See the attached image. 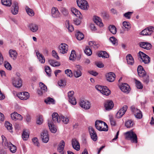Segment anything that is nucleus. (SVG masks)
<instances>
[{
    "label": "nucleus",
    "instance_id": "f257e3e1",
    "mask_svg": "<svg viewBox=\"0 0 154 154\" xmlns=\"http://www.w3.org/2000/svg\"><path fill=\"white\" fill-rule=\"evenodd\" d=\"M96 128L100 131H106L108 130V127L104 122L101 120H97L95 123Z\"/></svg>",
    "mask_w": 154,
    "mask_h": 154
},
{
    "label": "nucleus",
    "instance_id": "f03ea898",
    "mask_svg": "<svg viewBox=\"0 0 154 154\" xmlns=\"http://www.w3.org/2000/svg\"><path fill=\"white\" fill-rule=\"evenodd\" d=\"M2 145L9 148L10 151L13 153H15L17 150L15 146L12 144L10 142L7 141L6 138L3 135L2 136Z\"/></svg>",
    "mask_w": 154,
    "mask_h": 154
},
{
    "label": "nucleus",
    "instance_id": "7ed1b4c3",
    "mask_svg": "<svg viewBox=\"0 0 154 154\" xmlns=\"http://www.w3.org/2000/svg\"><path fill=\"white\" fill-rule=\"evenodd\" d=\"M125 135L126 139L130 140L132 143H137V135L132 130L125 133Z\"/></svg>",
    "mask_w": 154,
    "mask_h": 154
},
{
    "label": "nucleus",
    "instance_id": "20e7f679",
    "mask_svg": "<svg viewBox=\"0 0 154 154\" xmlns=\"http://www.w3.org/2000/svg\"><path fill=\"white\" fill-rule=\"evenodd\" d=\"M53 121L55 123H59L61 121L65 124H67L69 121L67 116H52Z\"/></svg>",
    "mask_w": 154,
    "mask_h": 154
},
{
    "label": "nucleus",
    "instance_id": "39448f33",
    "mask_svg": "<svg viewBox=\"0 0 154 154\" xmlns=\"http://www.w3.org/2000/svg\"><path fill=\"white\" fill-rule=\"evenodd\" d=\"M139 59L141 60L145 64H148L150 61V58L149 57L143 52L140 51L138 54Z\"/></svg>",
    "mask_w": 154,
    "mask_h": 154
},
{
    "label": "nucleus",
    "instance_id": "423d86ee",
    "mask_svg": "<svg viewBox=\"0 0 154 154\" xmlns=\"http://www.w3.org/2000/svg\"><path fill=\"white\" fill-rule=\"evenodd\" d=\"M95 88L103 95L107 96L110 94V91L106 86L97 85L96 86Z\"/></svg>",
    "mask_w": 154,
    "mask_h": 154
},
{
    "label": "nucleus",
    "instance_id": "0eeeda50",
    "mask_svg": "<svg viewBox=\"0 0 154 154\" xmlns=\"http://www.w3.org/2000/svg\"><path fill=\"white\" fill-rule=\"evenodd\" d=\"M78 6L81 9L87 10L88 8V4L85 0H77Z\"/></svg>",
    "mask_w": 154,
    "mask_h": 154
},
{
    "label": "nucleus",
    "instance_id": "6e6552de",
    "mask_svg": "<svg viewBox=\"0 0 154 154\" xmlns=\"http://www.w3.org/2000/svg\"><path fill=\"white\" fill-rule=\"evenodd\" d=\"M82 67L77 65L75 66V69L73 71V74L74 76L76 78H78L82 75Z\"/></svg>",
    "mask_w": 154,
    "mask_h": 154
},
{
    "label": "nucleus",
    "instance_id": "1a4fd4ad",
    "mask_svg": "<svg viewBox=\"0 0 154 154\" xmlns=\"http://www.w3.org/2000/svg\"><path fill=\"white\" fill-rule=\"evenodd\" d=\"M12 82L13 85L15 87L20 88L22 86V81L21 79L19 77L13 78Z\"/></svg>",
    "mask_w": 154,
    "mask_h": 154
},
{
    "label": "nucleus",
    "instance_id": "9d476101",
    "mask_svg": "<svg viewBox=\"0 0 154 154\" xmlns=\"http://www.w3.org/2000/svg\"><path fill=\"white\" fill-rule=\"evenodd\" d=\"M68 51V46L64 43L60 44L58 47V51L60 53L64 54L67 52Z\"/></svg>",
    "mask_w": 154,
    "mask_h": 154
},
{
    "label": "nucleus",
    "instance_id": "9b49d317",
    "mask_svg": "<svg viewBox=\"0 0 154 154\" xmlns=\"http://www.w3.org/2000/svg\"><path fill=\"white\" fill-rule=\"evenodd\" d=\"M88 130L91 139L94 141H96L97 139V136L94 129L92 127H89Z\"/></svg>",
    "mask_w": 154,
    "mask_h": 154
},
{
    "label": "nucleus",
    "instance_id": "f8f14e48",
    "mask_svg": "<svg viewBox=\"0 0 154 154\" xmlns=\"http://www.w3.org/2000/svg\"><path fill=\"white\" fill-rule=\"evenodd\" d=\"M17 96L20 99L23 100H27L29 97V94L27 92H19Z\"/></svg>",
    "mask_w": 154,
    "mask_h": 154
},
{
    "label": "nucleus",
    "instance_id": "ddd939ff",
    "mask_svg": "<svg viewBox=\"0 0 154 154\" xmlns=\"http://www.w3.org/2000/svg\"><path fill=\"white\" fill-rule=\"evenodd\" d=\"M119 87L123 92L127 94L131 90L129 86L126 83L122 84Z\"/></svg>",
    "mask_w": 154,
    "mask_h": 154
},
{
    "label": "nucleus",
    "instance_id": "4468645a",
    "mask_svg": "<svg viewBox=\"0 0 154 154\" xmlns=\"http://www.w3.org/2000/svg\"><path fill=\"white\" fill-rule=\"evenodd\" d=\"M80 106L85 109H88L90 107V103L87 101L81 100L79 103Z\"/></svg>",
    "mask_w": 154,
    "mask_h": 154
},
{
    "label": "nucleus",
    "instance_id": "2eb2a0df",
    "mask_svg": "<svg viewBox=\"0 0 154 154\" xmlns=\"http://www.w3.org/2000/svg\"><path fill=\"white\" fill-rule=\"evenodd\" d=\"M41 137L42 141L45 143H47L49 140V137L48 132L47 130H44L41 134Z\"/></svg>",
    "mask_w": 154,
    "mask_h": 154
},
{
    "label": "nucleus",
    "instance_id": "dca6fc26",
    "mask_svg": "<svg viewBox=\"0 0 154 154\" xmlns=\"http://www.w3.org/2000/svg\"><path fill=\"white\" fill-rule=\"evenodd\" d=\"M114 106V104L112 101L111 100H107L104 103V107L107 110L111 109Z\"/></svg>",
    "mask_w": 154,
    "mask_h": 154
},
{
    "label": "nucleus",
    "instance_id": "f3484780",
    "mask_svg": "<svg viewBox=\"0 0 154 154\" xmlns=\"http://www.w3.org/2000/svg\"><path fill=\"white\" fill-rule=\"evenodd\" d=\"M137 71L138 75L140 77H143L146 75L143 67L140 65H139L138 66Z\"/></svg>",
    "mask_w": 154,
    "mask_h": 154
},
{
    "label": "nucleus",
    "instance_id": "a211bd4d",
    "mask_svg": "<svg viewBox=\"0 0 154 154\" xmlns=\"http://www.w3.org/2000/svg\"><path fill=\"white\" fill-rule=\"evenodd\" d=\"M18 10L19 6L17 3V2H14L11 7V11L12 13L14 15H16L18 13Z\"/></svg>",
    "mask_w": 154,
    "mask_h": 154
},
{
    "label": "nucleus",
    "instance_id": "6ab92c4d",
    "mask_svg": "<svg viewBox=\"0 0 154 154\" xmlns=\"http://www.w3.org/2000/svg\"><path fill=\"white\" fill-rule=\"evenodd\" d=\"M51 14L52 17L54 18L59 17L60 16V14L57 8L53 7L51 9Z\"/></svg>",
    "mask_w": 154,
    "mask_h": 154
},
{
    "label": "nucleus",
    "instance_id": "aec40b11",
    "mask_svg": "<svg viewBox=\"0 0 154 154\" xmlns=\"http://www.w3.org/2000/svg\"><path fill=\"white\" fill-rule=\"evenodd\" d=\"M106 77L107 80L110 82H113L115 79L116 75L112 72H109L106 74Z\"/></svg>",
    "mask_w": 154,
    "mask_h": 154
},
{
    "label": "nucleus",
    "instance_id": "412c9836",
    "mask_svg": "<svg viewBox=\"0 0 154 154\" xmlns=\"http://www.w3.org/2000/svg\"><path fill=\"white\" fill-rule=\"evenodd\" d=\"M72 144L73 148L77 151L80 149V144L78 141L75 139H72Z\"/></svg>",
    "mask_w": 154,
    "mask_h": 154
},
{
    "label": "nucleus",
    "instance_id": "4be33fe9",
    "mask_svg": "<svg viewBox=\"0 0 154 154\" xmlns=\"http://www.w3.org/2000/svg\"><path fill=\"white\" fill-rule=\"evenodd\" d=\"M48 125L51 132L53 133H55L57 130V127L54 126V124L51 120H48Z\"/></svg>",
    "mask_w": 154,
    "mask_h": 154
},
{
    "label": "nucleus",
    "instance_id": "5701e85b",
    "mask_svg": "<svg viewBox=\"0 0 154 154\" xmlns=\"http://www.w3.org/2000/svg\"><path fill=\"white\" fill-rule=\"evenodd\" d=\"M140 47L146 50H149L151 48V44L147 42H141L139 43Z\"/></svg>",
    "mask_w": 154,
    "mask_h": 154
},
{
    "label": "nucleus",
    "instance_id": "b1692460",
    "mask_svg": "<svg viewBox=\"0 0 154 154\" xmlns=\"http://www.w3.org/2000/svg\"><path fill=\"white\" fill-rule=\"evenodd\" d=\"M128 109L127 105L124 106L122 108L120 109L117 113L116 115L119 116H123L125 113Z\"/></svg>",
    "mask_w": 154,
    "mask_h": 154
},
{
    "label": "nucleus",
    "instance_id": "393cba45",
    "mask_svg": "<svg viewBox=\"0 0 154 154\" xmlns=\"http://www.w3.org/2000/svg\"><path fill=\"white\" fill-rule=\"evenodd\" d=\"M65 143L64 140H62L60 143L58 147L57 148L58 151L60 153L64 152L63 151L64 147L65 146Z\"/></svg>",
    "mask_w": 154,
    "mask_h": 154
},
{
    "label": "nucleus",
    "instance_id": "a878e982",
    "mask_svg": "<svg viewBox=\"0 0 154 154\" xmlns=\"http://www.w3.org/2000/svg\"><path fill=\"white\" fill-rule=\"evenodd\" d=\"M72 13L76 17H79L80 19L82 18V16L80 12L75 8H73L71 9Z\"/></svg>",
    "mask_w": 154,
    "mask_h": 154
},
{
    "label": "nucleus",
    "instance_id": "bb28decb",
    "mask_svg": "<svg viewBox=\"0 0 154 154\" xmlns=\"http://www.w3.org/2000/svg\"><path fill=\"white\" fill-rule=\"evenodd\" d=\"M131 108L132 112L134 113V116H142L141 112L136 108L134 106H131Z\"/></svg>",
    "mask_w": 154,
    "mask_h": 154
},
{
    "label": "nucleus",
    "instance_id": "cd10ccee",
    "mask_svg": "<svg viewBox=\"0 0 154 154\" xmlns=\"http://www.w3.org/2000/svg\"><path fill=\"white\" fill-rule=\"evenodd\" d=\"M66 28L69 32H71L74 30L73 26L70 23L68 20H66L65 23Z\"/></svg>",
    "mask_w": 154,
    "mask_h": 154
},
{
    "label": "nucleus",
    "instance_id": "c85d7f7f",
    "mask_svg": "<svg viewBox=\"0 0 154 154\" xmlns=\"http://www.w3.org/2000/svg\"><path fill=\"white\" fill-rule=\"evenodd\" d=\"M36 54L39 61L42 63H44L45 62V59L44 56L38 51L36 52Z\"/></svg>",
    "mask_w": 154,
    "mask_h": 154
},
{
    "label": "nucleus",
    "instance_id": "c756f323",
    "mask_svg": "<svg viewBox=\"0 0 154 154\" xmlns=\"http://www.w3.org/2000/svg\"><path fill=\"white\" fill-rule=\"evenodd\" d=\"M9 54L11 57L14 60H15L17 57V54L16 51L10 50L9 51Z\"/></svg>",
    "mask_w": 154,
    "mask_h": 154
},
{
    "label": "nucleus",
    "instance_id": "7c9ffc66",
    "mask_svg": "<svg viewBox=\"0 0 154 154\" xmlns=\"http://www.w3.org/2000/svg\"><path fill=\"white\" fill-rule=\"evenodd\" d=\"M122 116H116L115 118L113 116H110L109 118V121L111 125L112 126H115L116 125V119H120Z\"/></svg>",
    "mask_w": 154,
    "mask_h": 154
},
{
    "label": "nucleus",
    "instance_id": "2f4dec72",
    "mask_svg": "<svg viewBox=\"0 0 154 154\" xmlns=\"http://www.w3.org/2000/svg\"><path fill=\"white\" fill-rule=\"evenodd\" d=\"M127 61L128 64L133 65L134 63L133 58L130 54H128L126 57Z\"/></svg>",
    "mask_w": 154,
    "mask_h": 154
},
{
    "label": "nucleus",
    "instance_id": "473e14b6",
    "mask_svg": "<svg viewBox=\"0 0 154 154\" xmlns=\"http://www.w3.org/2000/svg\"><path fill=\"white\" fill-rule=\"evenodd\" d=\"M93 20L95 22L97 25L100 26H103V23L101 22V19L99 17L95 16L93 18Z\"/></svg>",
    "mask_w": 154,
    "mask_h": 154
},
{
    "label": "nucleus",
    "instance_id": "72a5a7b5",
    "mask_svg": "<svg viewBox=\"0 0 154 154\" xmlns=\"http://www.w3.org/2000/svg\"><path fill=\"white\" fill-rule=\"evenodd\" d=\"M29 27L30 30L34 32H36L38 29V26L33 23L30 24L29 25Z\"/></svg>",
    "mask_w": 154,
    "mask_h": 154
},
{
    "label": "nucleus",
    "instance_id": "f704fd0d",
    "mask_svg": "<svg viewBox=\"0 0 154 154\" xmlns=\"http://www.w3.org/2000/svg\"><path fill=\"white\" fill-rule=\"evenodd\" d=\"M75 36L77 39L79 40H81L84 38V35L83 34L79 31H77Z\"/></svg>",
    "mask_w": 154,
    "mask_h": 154
},
{
    "label": "nucleus",
    "instance_id": "c9c22d12",
    "mask_svg": "<svg viewBox=\"0 0 154 154\" xmlns=\"http://www.w3.org/2000/svg\"><path fill=\"white\" fill-rule=\"evenodd\" d=\"M48 62L50 65L53 66H57L60 65L59 62L53 60H49Z\"/></svg>",
    "mask_w": 154,
    "mask_h": 154
},
{
    "label": "nucleus",
    "instance_id": "e433bc0d",
    "mask_svg": "<svg viewBox=\"0 0 154 154\" xmlns=\"http://www.w3.org/2000/svg\"><path fill=\"white\" fill-rule=\"evenodd\" d=\"M22 137L23 140H27L29 137V133L28 130H25L23 131L22 134Z\"/></svg>",
    "mask_w": 154,
    "mask_h": 154
},
{
    "label": "nucleus",
    "instance_id": "4c0bfd02",
    "mask_svg": "<svg viewBox=\"0 0 154 154\" xmlns=\"http://www.w3.org/2000/svg\"><path fill=\"white\" fill-rule=\"evenodd\" d=\"M98 56L99 57H102L104 58H107L109 57V55L105 51H101L99 53Z\"/></svg>",
    "mask_w": 154,
    "mask_h": 154
},
{
    "label": "nucleus",
    "instance_id": "58836bf2",
    "mask_svg": "<svg viewBox=\"0 0 154 154\" xmlns=\"http://www.w3.org/2000/svg\"><path fill=\"white\" fill-rule=\"evenodd\" d=\"M45 102L47 104H55V100L52 98L48 97L45 99Z\"/></svg>",
    "mask_w": 154,
    "mask_h": 154
},
{
    "label": "nucleus",
    "instance_id": "ea45409f",
    "mask_svg": "<svg viewBox=\"0 0 154 154\" xmlns=\"http://www.w3.org/2000/svg\"><path fill=\"white\" fill-rule=\"evenodd\" d=\"M5 126L7 129L10 132H12V125L9 122L7 121L5 123Z\"/></svg>",
    "mask_w": 154,
    "mask_h": 154
},
{
    "label": "nucleus",
    "instance_id": "a19ab883",
    "mask_svg": "<svg viewBox=\"0 0 154 154\" xmlns=\"http://www.w3.org/2000/svg\"><path fill=\"white\" fill-rule=\"evenodd\" d=\"M109 28L110 32L113 34H115L117 32V29L115 26L110 25L109 27Z\"/></svg>",
    "mask_w": 154,
    "mask_h": 154
},
{
    "label": "nucleus",
    "instance_id": "79ce46f5",
    "mask_svg": "<svg viewBox=\"0 0 154 154\" xmlns=\"http://www.w3.org/2000/svg\"><path fill=\"white\" fill-rule=\"evenodd\" d=\"M39 85L40 89L43 92L45 93L47 91V87L44 83L40 82L39 83Z\"/></svg>",
    "mask_w": 154,
    "mask_h": 154
},
{
    "label": "nucleus",
    "instance_id": "37998d69",
    "mask_svg": "<svg viewBox=\"0 0 154 154\" xmlns=\"http://www.w3.org/2000/svg\"><path fill=\"white\" fill-rule=\"evenodd\" d=\"M2 4L6 6L10 7L12 4L11 0H2Z\"/></svg>",
    "mask_w": 154,
    "mask_h": 154
},
{
    "label": "nucleus",
    "instance_id": "c03bdc74",
    "mask_svg": "<svg viewBox=\"0 0 154 154\" xmlns=\"http://www.w3.org/2000/svg\"><path fill=\"white\" fill-rule=\"evenodd\" d=\"M122 25L127 31H128L131 28L130 24L128 22H123L122 23Z\"/></svg>",
    "mask_w": 154,
    "mask_h": 154
},
{
    "label": "nucleus",
    "instance_id": "a18cd8bd",
    "mask_svg": "<svg viewBox=\"0 0 154 154\" xmlns=\"http://www.w3.org/2000/svg\"><path fill=\"white\" fill-rule=\"evenodd\" d=\"M26 10L27 14L30 16H33L34 15V12L32 10L29 8L28 7H26Z\"/></svg>",
    "mask_w": 154,
    "mask_h": 154
},
{
    "label": "nucleus",
    "instance_id": "49530a36",
    "mask_svg": "<svg viewBox=\"0 0 154 154\" xmlns=\"http://www.w3.org/2000/svg\"><path fill=\"white\" fill-rule=\"evenodd\" d=\"M45 71L48 76H51V69L49 66H45Z\"/></svg>",
    "mask_w": 154,
    "mask_h": 154
},
{
    "label": "nucleus",
    "instance_id": "de8ad7c7",
    "mask_svg": "<svg viewBox=\"0 0 154 154\" xmlns=\"http://www.w3.org/2000/svg\"><path fill=\"white\" fill-rule=\"evenodd\" d=\"M134 124L133 122L131 120H128L125 122V125L128 128H130L133 126Z\"/></svg>",
    "mask_w": 154,
    "mask_h": 154
},
{
    "label": "nucleus",
    "instance_id": "09e8293b",
    "mask_svg": "<svg viewBox=\"0 0 154 154\" xmlns=\"http://www.w3.org/2000/svg\"><path fill=\"white\" fill-rule=\"evenodd\" d=\"M109 40L113 45H117L118 41L117 39L114 37L112 36L109 38Z\"/></svg>",
    "mask_w": 154,
    "mask_h": 154
},
{
    "label": "nucleus",
    "instance_id": "8fccbe9b",
    "mask_svg": "<svg viewBox=\"0 0 154 154\" xmlns=\"http://www.w3.org/2000/svg\"><path fill=\"white\" fill-rule=\"evenodd\" d=\"M89 45L90 46L94 48H97L98 47L97 44L94 41H90L89 42Z\"/></svg>",
    "mask_w": 154,
    "mask_h": 154
},
{
    "label": "nucleus",
    "instance_id": "3c124183",
    "mask_svg": "<svg viewBox=\"0 0 154 154\" xmlns=\"http://www.w3.org/2000/svg\"><path fill=\"white\" fill-rule=\"evenodd\" d=\"M75 51L74 50H72L71 51V54L69 57V60L73 61L75 60Z\"/></svg>",
    "mask_w": 154,
    "mask_h": 154
},
{
    "label": "nucleus",
    "instance_id": "603ef678",
    "mask_svg": "<svg viewBox=\"0 0 154 154\" xmlns=\"http://www.w3.org/2000/svg\"><path fill=\"white\" fill-rule=\"evenodd\" d=\"M148 33V35H151L154 32V27L150 26L147 28Z\"/></svg>",
    "mask_w": 154,
    "mask_h": 154
},
{
    "label": "nucleus",
    "instance_id": "864d4df0",
    "mask_svg": "<svg viewBox=\"0 0 154 154\" xmlns=\"http://www.w3.org/2000/svg\"><path fill=\"white\" fill-rule=\"evenodd\" d=\"M85 53L88 55L90 56L92 54L91 50L88 47H86L85 50Z\"/></svg>",
    "mask_w": 154,
    "mask_h": 154
},
{
    "label": "nucleus",
    "instance_id": "5fc2aeb1",
    "mask_svg": "<svg viewBox=\"0 0 154 154\" xmlns=\"http://www.w3.org/2000/svg\"><path fill=\"white\" fill-rule=\"evenodd\" d=\"M135 84L136 87L137 88L139 89H142L143 88V85L139 81L136 80Z\"/></svg>",
    "mask_w": 154,
    "mask_h": 154
},
{
    "label": "nucleus",
    "instance_id": "6e6d98bb",
    "mask_svg": "<svg viewBox=\"0 0 154 154\" xmlns=\"http://www.w3.org/2000/svg\"><path fill=\"white\" fill-rule=\"evenodd\" d=\"M43 122V119L42 116H39L37 118L36 123L38 125H41Z\"/></svg>",
    "mask_w": 154,
    "mask_h": 154
},
{
    "label": "nucleus",
    "instance_id": "4d7b16f0",
    "mask_svg": "<svg viewBox=\"0 0 154 154\" xmlns=\"http://www.w3.org/2000/svg\"><path fill=\"white\" fill-rule=\"evenodd\" d=\"M142 78H143V82L146 84H147L149 81V76L148 75H146Z\"/></svg>",
    "mask_w": 154,
    "mask_h": 154
},
{
    "label": "nucleus",
    "instance_id": "13d9d810",
    "mask_svg": "<svg viewBox=\"0 0 154 154\" xmlns=\"http://www.w3.org/2000/svg\"><path fill=\"white\" fill-rule=\"evenodd\" d=\"M12 119L15 121L21 120L23 119L22 116H11Z\"/></svg>",
    "mask_w": 154,
    "mask_h": 154
},
{
    "label": "nucleus",
    "instance_id": "bf43d9fd",
    "mask_svg": "<svg viewBox=\"0 0 154 154\" xmlns=\"http://www.w3.org/2000/svg\"><path fill=\"white\" fill-rule=\"evenodd\" d=\"M32 141L35 145L38 146H39V144L38 141V139L37 137H35L33 138L32 139Z\"/></svg>",
    "mask_w": 154,
    "mask_h": 154
},
{
    "label": "nucleus",
    "instance_id": "052dcab7",
    "mask_svg": "<svg viewBox=\"0 0 154 154\" xmlns=\"http://www.w3.org/2000/svg\"><path fill=\"white\" fill-rule=\"evenodd\" d=\"M132 13L131 12H128L124 14V16L128 19H130Z\"/></svg>",
    "mask_w": 154,
    "mask_h": 154
},
{
    "label": "nucleus",
    "instance_id": "680f3d73",
    "mask_svg": "<svg viewBox=\"0 0 154 154\" xmlns=\"http://www.w3.org/2000/svg\"><path fill=\"white\" fill-rule=\"evenodd\" d=\"M52 55L54 58L57 60L59 59V57L57 53L55 50H53L52 52Z\"/></svg>",
    "mask_w": 154,
    "mask_h": 154
},
{
    "label": "nucleus",
    "instance_id": "e2e57ef3",
    "mask_svg": "<svg viewBox=\"0 0 154 154\" xmlns=\"http://www.w3.org/2000/svg\"><path fill=\"white\" fill-rule=\"evenodd\" d=\"M69 99V102L73 105H75L76 104V101L75 98L74 97H72V98Z\"/></svg>",
    "mask_w": 154,
    "mask_h": 154
},
{
    "label": "nucleus",
    "instance_id": "0e129e2a",
    "mask_svg": "<svg viewBox=\"0 0 154 154\" xmlns=\"http://www.w3.org/2000/svg\"><path fill=\"white\" fill-rule=\"evenodd\" d=\"M65 72L67 76L69 77H71L72 76V73L71 70L69 69H67L65 71Z\"/></svg>",
    "mask_w": 154,
    "mask_h": 154
},
{
    "label": "nucleus",
    "instance_id": "69168bd1",
    "mask_svg": "<svg viewBox=\"0 0 154 154\" xmlns=\"http://www.w3.org/2000/svg\"><path fill=\"white\" fill-rule=\"evenodd\" d=\"M4 66L5 68L7 69L10 70L12 68L11 66L8 62H5L4 64Z\"/></svg>",
    "mask_w": 154,
    "mask_h": 154
},
{
    "label": "nucleus",
    "instance_id": "338daca9",
    "mask_svg": "<svg viewBox=\"0 0 154 154\" xmlns=\"http://www.w3.org/2000/svg\"><path fill=\"white\" fill-rule=\"evenodd\" d=\"M58 84L59 86H64L66 85V82L64 80H60V81L58 82Z\"/></svg>",
    "mask_w": 154,
    "mask_h": 154
},
{
    "label": "nucleus",
    "instance_id": "774afa93",
    "mask_svg": "<svg viewBox=\"0 0 154 154\" xmlns=\"http://www.w3.org/2000/svg\"><path fill=\"white\" fill-rule=\"evenodd\" d=\"M147 28H146L142 30L140 32V34L143 35H148V32Z\"/></svg>",
    "mask_w": 154,
    "mask_h": 154
}]
</instances>
